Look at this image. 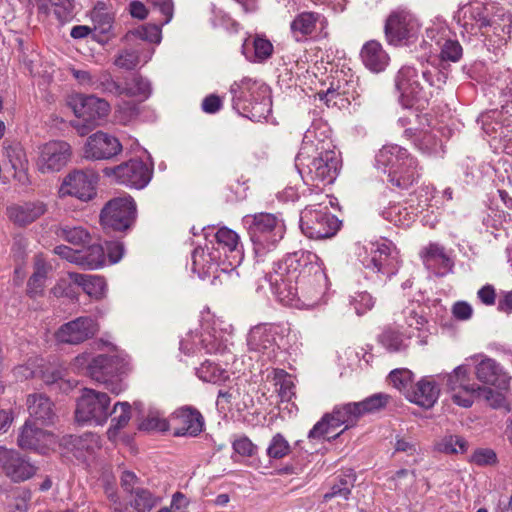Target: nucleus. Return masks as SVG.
I'll return each mask as SVG.
<instances>
[{
	"label": "nucleus",
	"instance_id": "1",
	"mask_svg": "<svg viewBox=\"0 0 512 512\" xmlns=\"http://www.w3.org/2000/svg\"><path fill=\"white\" fill-rule=\"evenodd\" d=\"M306 274H313L318 282L324 279L318 257L311 252L298 251L275 263L265 278L278 300L284 305H292L299 290L304 296H311L306 291ZM319 292L316 291L313 296H317Z\"/></svg>",
	"mask_w": 512,
	"mask_h": 512
},
{
	"label": "nucleus",
	"instance_id": "2",
	"mask_svg": "<svg viewBox=\"0 0 512 512\" xmlns=\"http://www.w3.org/2000/svg\"><path fill=\"white\" fill-rule=\"evenodd\" d=\"M313 132L307 131L296 165L306 182L315 186L331 184L337 178L341 168L340 154L329 139H313Z\"/></svg>",
	"mask_w": 512,
	"mask_h": 512
},
{
	"label": "nucleus",
	"instance_id": "3",
	"mask_svg": "<svg viewBox=\"0 0 512 512\" xmlns=\"http://www.w3.org/2000/svg\"><path fill=\"white\" fill-rule=\"evenodd\" d=\"M73 365L78 369L86 367L93 380L104 383L111 393L118 395L125 389L118 377L130 370V359L127 354L115 350L112 355L100 354L92 359L88 354L78 355Z\"/></svg>",
	"mask_w": 512,
	"mask_h": 512
},
{
	"label": "nucleus",
	"instance_id": "4",
	"mask_svg": "<svg viewBox=\"0 0 512 512\" xmlns=\"http://www.w3.org/2000/svg\"><path fill=\"white\" fill-rule=\"evenodd\" d=\"M376 167L388 175L389 182L401 189H408L420 177L417 160L396 144L383 146L375 157Z\"/></svg>",
	"mask_w": 512,
	"mask_h": 512
},
{
	"label": "nucleus",
	"instance_id": "5",
	"mask_svg": "<svg viewBox=\"0 0 512 512\" xmlns=\"http://www.w3.org/2000/svg\"><path fill=\"white\" fill-rule=\"evenodd\" d=\"M235 105L243 109L250 119L260 121L271 111L270 90L262 82L245 77L231 86Z\"/></svg>",
	"mask_w": 512,
	"mask_h": 512
},
{
	"label": "nucleus",
	"instance_id": "6",
	"mask_svg": "<svg viewBox=\"0 0 512 512\" xmlns=\"http://www.w3.org/2000/svg\"><path fill=\"white\" fill-rule=\"evenodd\" d=\"M249 223L248 233L256 255L262 256L277 247L284 238L286 226L284 221L271 213H257L245 217Z\"/></svg>",
	"mask_w": 512,
	"mask_h": 512
},
{
	"label": "nucleus",
	"instance_id": "7",
	"mask_svg": "<svg viewBox=\"0 0 512 512\" xmlns=\"http://www.w3.org/2000/svg\"><path fill=\"white\" fill-rule=\"evenodd\" d=\"M67 103L77 118L71 125L81 136L99 126L111 110L108 101L94 95L74 94L69 96Z\"/></svg>",
	"mask_w": 512,
	"mask_h": 512
},
{
	"label": "nucleus",
	"instance_id": "8",
	"mask_svg": "<svg viewBox=\"0 0 512 512\" xmlns=\"http://www.w3.org/2000/svg\"><path fill=\"white\" fill-rule=\"evenodd\" d=\"M419 32V21L411 12L404 9L393 11L385 23L386 39L389 44L395 46L414 41Z\"/></svg>",
	"mask_w": 512,
	"mask_h": 512
},
{
	"label": "nucleus",
	"instance_id": "9",
	"mask_svg": "<svg viewBox=\"0 0 512 512\" xmlns=\"http://www.w3.org/2000/svg\"><path fill=\"white\" fill-rule=\"evenodd\" d=\"M136 218V203L130 195L113 198L103 207L100 220L105 228L116 231L129 229Z\"/></svg>",
	"mask_w": 512,
	"mask_h": 512
},
{
	"label": "nucleus",
	"instance_id": "10",
	"mask_svg": "<svg viewBox=\"0 0 512 512\" xmlns=\"http://www.w3.org/2000/svg\"><path fill=\"white\" fill-rule=\"evenodd\" d=\"M110 398L104 392L85 388L77 401L75 417L77 422H91L103 424L111 414L109 410Z\"/></svg>",
	"mask_w": 512,
	"mask_h": 512
},
{
	"label": "nucleus",
	"instance_id": "11",
	"mask_svg": "<svg viewBox=\"0 0 512 512\" xmlns=\"http://www.w3.org/2000/svg\"><path fill=\"white\" fill-rule=\"evenodd\" d=\"M105 176L130 188L142 189L152 178L153 169L139 159H131L112 168L103 170Z\"/></svg>",
	"mask_w": 512,
	"mask_h": 512
},
{
	"label": "nucleus",
	"instance_id": "12",
	"mask_svg": "<svg viewBox=\"0 0 512 512\" xmlns=\"http://www.w3.org/2000/svg\"><path fill=\"white\" fill-rule=\"evenodd\" d=\"M300 227L307 237L324 239L335 235L340 227V222L327 211L306 207L300 216Z\"/></svg>",
	"mask_w": 512,
	"mask_h": 512
},
{
	"label": "nucleus",
	"instance_id": "13",
	"mask_svg": "<svg viewBox=\"0 0 512 512\" xmlns=\"http://www.w3.org/2000/svg\"><path fill=\"white\" fill-rule=\"evenodd\" d=\"M370 258L365 267L372 272L393 275L399 266L398 252L389 240L382 239L370 243Z\"/></svg>",
	"mask_w": 512,
	"mask_h": 512
},
{
	"label": "nucleus",
	"instance_id": "14",
	"mask_svg": "<svg viewBox=\"0 0 512 512\" xmlns=\"http://www.w3.org/2000/svg\"><path fill=\"white\" fill-rule=\"evenodd\" d=\"M71 146L65 141H50L40 149L37 168L43 173H54L64 168L71 158Z\"/></svg>",
	"mask_w": 512,
	"mask_h": 512
},
{
	"label": "nucleus",
	"instance_id": "15",
	"mask_svg": "<svg viewBox=\"0 0 512 512\" xmlns=\"http://www.w3.org/2000/svg\"><path fill=\"white\" fill-rule=\"evenodd\" d=\"M97 176L93 172L76 170L69 173L63 180L60 197L74 196L80 200L88 201L95 195Z\"/></svg>",
	"mask_w": 512,
	"mask_h": 512
},
{
	"label": "nucleus",
	"instance_id": "16",
	"mask_svg": "<svg viewBox=\"0 0 512 512\" xmlns=\"http://www.w3.org/2000/svg\"><path fill=\"white\" fill-rule=\"evenodd\" d=\"M122 151V144L115 136L98 131L90 135L83 147V155L90 160H108Z\"/></svg>",
	"mask_w": 512,
	"mask_h": 512
},
{
	"label": "nucleus",
	"instance_id": "17",
	"mask_svg": "<svg viewBox=\"0 0 512 512\" xmlns=\"http://www.w3.org/2000/svg\"><path fill=\"white\" fill-rule=\"evenodd\" d=\"M18 446L25 450L46 454L56 445V437L52 433L36 426L31 421H26L20 430Z\"/></svg>",
	"mask_w": 512,
	"mask_h": 512
},
{
	"label": "nucleus",
	"instance_id": "18",
	"mask_svg": "<svg viewBox=\"0 0 512 512\" xmlns=\"http://www.w3.org/2000/svg\"><path fill=\"white\" fill-rule=\"evenodd\" d=\"M98 331L97 323L90 317H79L62 325L56 332L61 343L79 344L93 337Z\"/></svg>",
	"mask_w": 512,
	"mask_h": 512
},
{
	"label": "nucleus",
	"instance_id": "19",
	"mask_svg": "<svg viewBox=\"0 0 512 512\" xmlns=\"http://www.w3.org/2000/svg\"><path fill=\"white\" fill-rule=\"evenodd\" d=\"M396 89L400 94V101L403 106H412L424 98L423 88L418 80V73L412 67H402L395 79Z\"/></svg>",
	"mask_w": 512,
	"mask_h": 512
},
{
	"label": "nucleus",
	"instance_id": "20",
	"mask_svg": "<svg viewBox=\"0 0 512 512\" xmlns=\"http://www.w3.org/2000/svg\"><path fill=\"white\" fill-rule=\"evenodd\" d=\"M420 305L415 302H410L401 311L394 313L393 323L396 328L402 330L403 334H406V338H412L418 333L425 330L428 323L427 319L419 312Z\"/></svg>",
	"mask_w": 512,
	"mask_h": 512
},
{
	"label": "nucleus",
	"instance_id": "21",
	"mask_svg": "<svg viewBox=\"0 0 512 512\" xmlns=\"http://www.w3.org/2000/svg\"><path fill=\"white\" fill-rule=\"evenodd\" d=\"M47 204L41 200L24 201L7 207L6 215L16 226L25 227L47 212Z\"/></svg>",
	"mask_w": 512,
	"mask_h": 512
},
{
	"label": "nucleus",
	"instance_id": "22",
	"mask_svg": "<svg viewBox=\"0 0 512 512\" xmlns=\"http://www.w3.org/2000/svg\"><path fill=\"white\" fill-rule=\"evenodd\" d=\"M175 436H196L203 429V417L195 409L180 408L171 416Z\"/></svg>",
	"mask_w": 512,
	"mask_h": 512
},
{
	"label": "nucleus",
	"instance_id": "23",
	"mask_svg": "<svg viewBox=\"0 0 512 512\" xmlns=\"http://www.w3.org/2000/svg\"><path fill=\"white\" fill-rule=\"evenodd\" d=\"M475 373L479 381L501 390L507 389L510 385L511 377L499 363L491 358H485L478 363Z\"/></svg>",
	"mask_w": 512,
	"mask_h": 512
},
{
	"label": "nucleus",
	"instance_id": "24",
	"mask_svg": "<svg viewBox=\"0 0 512 512\" xmlns=\"http://www.w3.org/2000/svg\"><path fill=\"white\" fill-rule=\"evenodd\" d=\"M276 330L269 324H259L254 326L247 338V344L251 351L270 354L276 347Z\"/></svg>",
	"mask_w": 512,
	"mask_h": 512
},
{
	"label": "nucleus",
	"instance_id": "25",
	"mask_svg": "<svg viewBox=\"0 0 512 512\" xmlns=\"http://www.w3.org/2000/svg\"><path fill=\"white\" fill-rule=\"evenodd\" d=\"M221 261V251L215 247H198L192 253V269L200 278L210 275Z\"/></svg>",
	"mask_w": 512,
	"mask_h": 512
},
{
	"label": "nucleus",
	"instance_id": "26",
	"mask_svg": "<svg viewBox=\"0 0 512 512\" xmlns=\"http://www.w3.org/2000/svg\"><path fill=\"white\" fill-rule=\"evenodd\" d=\"M439 388L434 381L426 378L418 381L414 388L407 393V399L423 408H431L439 397Z\"/></svg>",
	"mask_w": 512,
	"mask_h": 512
},
{
	"label": "nucleus",
	"instance_id": "27",
	"mask_svg": "<svg viewBox=\"0 0 512 512\" xmlns=\"http://www.w3.org/2000/svg\"><path fill=\"white\" fill-rule=\"evenodd\" d=\"M27 407L30 417L44 425L53 423L56 417L54 404L43 394L29 395L27 398Z\"/></svg>",
	"mask_w": 512,
	"mask_h": 512
},
{
	"label": "nucleus",
	"instance_id": "28",
	"mask_svg": "<svg viewBox=\"0 0 512 512\" xmlns=\"http://www.w3.org/2000/svg\"><path fill=\"white\" fill-rule=\"evenodd\" d=\"M69 278L74 284L80 286L89 297L95 300H100L106 295L107 283L102 276L69 273Z\"/></svg>",
	"mask_w": 512,
	"mask_h": 512
},
{
	"label": "nucleus",
	"instance_id": "29",
	"mask_svg": "<svg viewBox=\"0 0 512 512\" xmlns=\"http://www.w3.org/2000/svg\"><path fill=\"white\" fill-rule=\"evenodd\" d=\"M324 18L317 12L305 11L299 13L290 23V30L297 42L305 40L315 30L318 22Z\"/></svg>",
	"mask_w": 512,
	"mask_h": 512
},
{
	"label": "nucleus",
	"instance_id": "30",
	"mask_svg": "<svg viewBox=\"0 0 512 512\" xmlns=\"http://www.w3.org/2000/svg\"><path fill=\"white\" fill-rule=\"evenodd\" d=\"M364 65L372 72L383 71L389 62V56L382 45L374 40L368 41L361 50Z\"/></svg>",
	"mask_w": 512,
	"mask_h": 512
},
{
	"label": "nucleus",
	"instance_id": "31",
	"mask_svg": "<svg viewBox=\"0 0 512 512\" xmlns=\"http://www.w3.org/2000/svg\"><path fill=\"white\" fill-rule=\"evenodd\" d=\"M36 472L37 467L15 451L10 462L5 466L4 473L11 481L19 483L32 478Z\"/></svg>",
	"mask_w": 512,
	"mask_h": 512
},
{
	"label": "nucleus",
	"instance_id": "32",
	"mask_svg": "<svg viewBox=\"0 0 512 512\" xmlns=\"http://www.w3.org/2000/svg\"><path fill=\"white\" fill-rule=\"evenodd\" d=\"M329 414L335 425H338V427L345 425V429L355 426L363 416L357 402L337 405Z\"/></svg>",
	"mask_w": 512,
	"mask_h": 512
},
{
	"label": "nucleus",
	"instance_id": "33",
	"mask_svg": "<svg viewBox=\"0 0 512 512\" xmlns=\"http://www.w3.org/2000/svg\"><path fill=\"white\" fill-rule=\"evenodd\" d=\"M189 338H192V345L189 346V339H184L180 343V349L185 354L194 353L197 349H204L206 353H218L221 351V343L218 342L213 335L210 333L198 335H189Z\"/></svg>",
	"mask_w": 512,
	"mask_h": 512
},
{
	"label": "nucleus",
	"instance_id": "34",
	"mask_svg": "<svg viewBox=\"0 0 512 512\" xmlns=\"http://www.w3.org/2000/svg\"><path fill=\"white\" fill-rule=\"evenodd\" d=\"M6 156L14 170V178L23 185L27 184L29 182L28 160L23 149L19 146H10L6 148Z\"/></svg>",
	"mask_w": 512,
	"mask_h": 512
},
{
	"label": "nucleus",
	"instance_id": "35",
	"mask_svg": "<svg viewBox=\"0 0 512 512\" xmlns=\"http://www.w3.org/2000/svg\"><path fill=\"white\" fill-rule=\"evenodd\" d=\"M406 334L399 328L387 326L378 337L379 343L390 352H401L408 347Z\"/></svg>",
	"mask_w": 512,
	"mask_h": 512
},
{
	"label": "nucleus",
	"instance_id": "36",
	"mask_svg": "<svg viewBox=\"0 0 512 512\" xmlns=\"http://www.w3.org/2000/svg\"><path fill=\"white\" fill-rule=\"evenodd\" d=\"M196 374L204 382L213 384H224L230 380V374L225 369H222L219 365L205 361L197 368Z\"/></svg>",
	"mask_w": 512,
	"mask_h": 512
},
{
	"label": "nucleus",
	"instance_id": "37",
	"mask_svg": "<svg viewBox=\"0 0 512 512\" xmlns=\"http://www.w3.org/2000/svg\"><path fill=\"white\" fill-rule=\"evenodd\" d=\"M218 249H222L225 254H233V258H240L241 246L239 244V236L233 230L222 227L215 235Z\"/></svg>",
	"mask_w": 512,
	"mask_h": 512
},
{
	"label": "nucleus",
	"instance_id": "38",
	"mask_svg": "<svg viewBox=\"0 0 512 512\" xmlns=\"http://www.w3.org/2000/svg\"><path fill=\"white\" fill-rule=\"evenodd\" d=\"M150 82L141 75H134L122 86L121 95L137 97L140 101L146 100L151 95Z\"/></svg>",
	"mask_w": 512,
	"mask_h": 512
},
{
	"label": "nucleus",
	"instance_id": "39",
	"mask_svg": "<svg viewBox=\"0 0 512 512\" xmlns=\"http://www.w3.org/2000/svg\"><path fill=\"white\" fill-rule=\"evenodd\" d=\"M355 475L352 473L341 475L337 478L336 482L332 485L329 492L323 495L325 502L333 498H342L347 500L351 494V490L355 484Z\"/></svg>",
	"mask_w": 512,
	"mask_h": 512
},
{
	"label": "nucleus",
	"instance_id": "40",
	"mask_svg": "<svg viewBox=\"0 0 512 512\" xmlns=\"http://www.w3.org/2000/svg\"><path fill=\"white\" fill-rule=\"evenodd\" d=\"M113 413L115 416L111 419V427L107 431L110 439H114L118 431L129 423L131 419V406L128 402H117L114 405Z\"/></svg>",
	"mask_w": 512,
	"mask_h": 512
},
{
	"label": "nucleus",
	"instance_id": "41",
	"mask_svg": "<svg viewBox=\"0 0 512 512\" xmlns=\"http://www.w3.org/2000/svg\"><path fill=\"white\" fill-rule=\"evenodd\" d=\"M80 266L86 269H99L105 264V251L101 245L94 244L80 251Z\"/></svg>",
	"mask_w": 512,
	"mask_h": 512
},
{
	"label": "nucleus",
	"instance_id": "42",
	"mask_svg": "<svg viewBox=\"0 0 512 512\" xmlns=\"http://www.w3.org/2000/svg\"><path fill=\"white\" fill-rule=\"evenodd\" d=\"M54 233L73 245H81L89 240V233L81 226L59 225L55 227Z\"/></svg>",
	"mask_w": 512,
	"mask_h": 512
},
{
	"label": "nucleus",
	"instance_id": "43",
	"mask_svg": "<svg viewBox=\"0 0 512 512\" xmlns=\"http://www.w3.org/2000/svg\"><path fill=\"white\" fill-rule=\"evenodd\" d=\"M413 376V373L409 369L398 368L390 372L388 380L393 387L407 397V393H409L412 388Z\"/></svg>",
	"mask_w": 512,
	"mask_h": 512
},
{
	"label": "nucleus",
	"instance_id": "44",
	"mask_svg": "<svg viewBox=\"0 0 512 512\" xmlns=\"http://www.w3.org/2000/svg\"><path fill=\"white\" fill-rule=\"evenodd\" d=\"M405 136L413 139L415 145L422 151L430 152L434 150L437 144L435 135L428 131L408 128L405 130Z\"/></svg>",
	"mask_w": 512,
	"mask_h": 512
},
{
	"label": "nucleus",
	"instance_id": "45",
	"mask_svg": "<svg viewBox=\"0 0 512 512\" xmlns=\"http://www.w3.org/2000/svg\"><path fill=\"white\" fill-rule=\"evenodd\" d=\"M424 264L427 267H433L437 264L446 267L450 259L445 254L444 248L438 244H429L421 253Z\"/></svg>",
	"mask_w": 512,
	"mask_h": 512
},
{
	"label": "nucleus",
	"instance_id": "46",
	"mask_svg": "<svg viewBox=\"0 0 512 512\" xmlns=\"http://www.w3.org/2000/svg\"><path fill=\"white\" fill-rule=\"evenodd\" d=\"M468 444L460 436H445L435 444V449L446 454L465 453Z\"/></svg>",
	"mask_w": 512,
	"mask_h": 512
},
{
	"label": "nucleus",
	"instance_id": "47",
	"mask_svg": "<svg viewBox=\"0 0 512 512\" xmlns=\"http://www.w3.org/2000/svg\"><path fill=\"white\" fill-rule=\"evenodd\" d=\"M48 267L42 260L35 263V271L28 281V293L31 296L39 295L44 287L45 279L48 273Z\"/></svg>",
	"mask_w": 512,
	"mask_h": 512
},
{
	"label": "nucleus",
	"instance_id": "48",
	"mask_svg": "<svg viewBox=\"0 0 512 512\" xmlns=\"http://www.w3.org/2000/svg\"><path fill=\"white\" fill-rule=\"evenodd\" d=\"M447 386L450 391L466 389V386H478L471 382L468 368L464 365L456 367L447 378Z\"/></svg>",
	"mask_w": 512,
	"mask_h": 512
},
{
	"label": "nucleus",
	"instance_id": "49",
	"mask_svg": "<svg viewBox=\"0 0 512 512\" xmlns=\"http://www.w3.org/2000/svg\"><path fill=\"white\" fill-rule=\"evenodd\" d=\"M94 90L121 96L122 85L115 81L108 71L96 74Z\"/></svg>",
	"mask_w": 512,
	"mask_h": 512
},
{
	"label": "nucleus",
	"instance_id": "50",
	"mask_svg": "<svg viewBox=\"0 0 512 512\" xmlns=\"http://www.w3.org/2000/svg\"><path fill=\"white\" fill-rule=\"evenodd\" d=\"M336 428H338V425H335L333 418L329 413H326L309 431L308 438L310 440L325 439Z\"/></svg>",
	"mask_w": 512,
	"mask_h": 512
},
{
	"label": "nucleus",
	"instance_id": "51",
	"mask_svg": "<svg viewBox=\"0 0 512 512\" xmlns=\"http://www.w3.org/2000/svg\"><path fill=\"white\" fill-rule=\"evenodd\" d=\"M291 451L288 440L281 434L276 433L267 447V456L272 459H282Z\"/></svg>",
	"mask_w": 512,
	"mask_h": 512
},
{
	"label": "nucleus",
	"instance_id": "52",
	"mask_svg": "<svg viewBox=\"0 0 512 512\" xmlns=\"http://www.w3.org/2000/svg\"><path fill=\"white\" fill-rule=\"evenodd\" d=\"M139 429L145 431L164 432L169 429V422L158 410H151L146 418L140 423Z\"/></svg>",
	"mask_w": 512,
	"mask_h": 512
},
{
	"label": "nucleus",
	"instance_id": "53",
	"mask_svg": "<svg viewBox=\"0 0 512 512\" xmlns=\"http://www.w3.org/2000/svg\"><path fill=\"white\" fill-rule=\"evenodd\" d=\"M140 113L139 106L132 101H122L115 108V119L121 124L135 120Z\"/></svg>",
	"mask_w": 512,
	"mask_h": 512
},
{
	"label": "nucleus",
	"instance_id": "54",
	"mask_svg": "<svg viewBox=\"0 0 512 512\" xmlns=\"http://www.w3.org/2000/svg\"><path fill=\"white\" fill-rule=\"evenodd\" d=\"M389 399V395L384 393H377L357 403L360 407L362 415L364 416L365 414L373 413L384 408L389 402Z\"/></svg>",
	"mask_w": 512,
	"mask_h": 512
},
{
	"label": "nucleus",
	"instance_id": "55",
	"mask_svg": "<svg viewBox=\"0 0 512 512\" xmlns=\"http://www.w3.org/2000/svg\"><path fill=\"white\" fill-rule=\"evenodd\" d=\"M324 278H326V276L324 275ZM325 279L321 280L320 282L316 281L315 280V276L312 274V275H308L306 274V281L307 284H306V291L309 292L310 295H314L316 293V291H320L319 294L317 296H304L300 291H299V294L298 296L295 297V300L298 299V300H303V302H307V305H315L321 298L322 294H323V281Z\"/></svg>",
	"mask_w": 512,
	"mask_h": 512
},
{
	"label": "nucleus",
	"instance_id": "56",
	"mask_svg": "<svg viewBox=\"0 0 512 512\" xmlns=\"http://www.w3.org/2000/svg\"><path fill=\"white\" fill-rule=\"evenodd\" d=\"M480 386H466V389L451 391V398L459 406L468 408L473 404L474 398L480 395Z\"/></svg>",
	"mask_w": 512,
	"mask_h": 512
},
{
	"label": "nucleus",
	"instance_id": "57",
	"mask_svg": "<svg viewBox=\"0 0 512 512\" xmlns=\"http://www.w3.org/2000/svg\"><path fill=\"white\" fill-rule=\"evenodd\" d=\"M158 499L146 489H137L133 507L137 512H149L156 506Z\"/></svg>",
	"mask_w": 512,
	"mask_h": 512
},
{
	"label": "nucleus",
	"instance_id": "58",
	"mask_svg": "<svg viewBox=\"0 0 512 512\" xmlns=\"http://www.w3.org/2000/svg\"><path fill=\"white\" fill-rule=\"evenodd\" d=\"M139 64V55L135 51L124 50L120 52L115 60L114 65L120 69L133 70Z\"/></svg>",
	"mask_w": 512,
	"mask_h": 512
},
{
	"label": "nucleus",
	"instance_id": "59",
	"mask_svg": "<svg viewBox=\"0 0 512 512\" xmlns=\"http://www.w3.org/2000/svg\"><path fill=\"white\" fill-rule=\"evenodd\" d=\"M232 447L237 454L245 457H251L257 451V446L253 444V442L247 436L244 435L235 438L232 442Z\"/></svg>",
	"mask_w": 512,
	"mask_h": 512
},
{
	"label": "nucleus",
	"instance_id": "60",
	"mask_svg": "<svg viewBox=\"0 0 512 512\" xmlns=\"http://www.w3.org/2000/svg\"><path fill=\"white\" fill-rule=\"evenodd\" d=\"M440 55L443 60L457 62L462 56V47L458 41L446 40Z\"/></svg>",
	"mask_w": 512,
	"mask_h": 512
},
{
	"label": "nucleus",
	"instance_id": "61",
	"mask_svg": "<svg viewBox=\"0 0 512 512\" xmlns=\"http://www.w3.org/2000/svg\"><path fill=\"white\" fill-rule=\"evenodd\" d=\"M375 304L373 297L367 292H360L353 297L352 305L358 315L371 310Z\"/></svg>",
	"mask_w": 512,
	"mask_h": 512
},
{
	"label": "nucleus",
	"instance_id": "62",
	"mask_svg": "<svg viewBox=\"0 0 512 512\" xmlns=\"http://www.w3.org/2000/svg\"><path fill=\"white\" fill-rule=\"evenodd\" d=\"M92 20L95 23V29L101 34H108L112 30L113 18L110 14L101 11L92 13Z\"/></svg>",
	"mask_w": 512,
	"mask_h": 512
},
{
	"label": "nucleus",
	"instance_id": "63",
	"mask_svg": "<svg viewBox=\"0 0 512 512\" xmlns=\"http://www.w3.org/2000/svg\"><path fill=\"white\" fill-rule=\"evenodd\" d=\"M496 453L492 449H477L471 456L470 461L478 466L491 465L496 463Z\"/></svg>",
	"mask_w": 512,
	"mask_h": 512
},
{
	"label": "nucleus",
	"instance_id": "64",
	"mask_svg": "<svg viewBox=\"0 0 512 512\" xmlns=\"http://www.w3.org/2000/svg\"><path fill=\"white\" fill-rule=\"evenodd\" d=\"M495 86L502 96L512 98V71L508 69L502 72L496 79Z\"/></svg>",
	"mask_w": 512,
	"mask_h": 512
}]
</instances>
